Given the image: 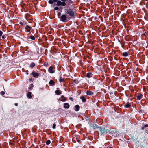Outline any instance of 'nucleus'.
Segmentation results:
<instances>
[{"label": "nucleus", "instance_id": "nucleus-37", "mask_svg": "<svg viewBox=\"0 0 148 148\" xmlns=\"http://www.w3.org/2000/svg\"><path fill=\"white\" fill-rule=\"evenodd\" d=\"M110 148H112V147H110Z\"/></svg>", "mask_w": 148, "mask_h": 148}, {"label": "nucleus", "instance_id": "nucleus-29", "mask_svg": "<svg viewBox=\"0 0 148 148\" xmlns=\"http://www.w3.org/2000/svg\"><path fill=\"white\" fill-rule=\"evenodd\" d=\"M144 127H148V125L146 124L144 126Z\"/></svg>", "mask_w": 148, "mask_h": 148}, {"label": "nucleus", "instance_id": "nucleus-14", "mask_svg": "<svg viewBox=\"0 0 148 148\" xmlns=\"http://www.w3.org/2000/svg\"><path fill=\"white\" fill-rule=\"evenodd\" d=\"M49 84L50 85H53L54 84V82L53 80H50L49 82Z\"/></svg>", "mask_w": 148, "mask_h": 148}, {"label": "nucleus", "instance_id": "nucleus-35", "mask_svg": "<svg viewBox=\"0 0 148 148\" xmlns=\"http://www.w3.org/2000/svg\"><path fill=\"white\" fill-rule=\"evenodd\" d=\"M15 106H17V103H15Z\"/></svg>", "mask_w": 148, "mask_h": 148}, {"label": "nucleus", "instance_id": "nucleus-1", "mask_svg": "<svg viewBox=\"0 0 148 148\" xmlns=\"http://www.w3.org/2000/svg\"><path fill=\"white\" fill-rule=\"evenodd\" d=\"M67 0H49L48 3L51 4H53L54 2H57V5L58 6L55 7L54 8L55 10H58L59 8L58 6H64L66 5V2Z\"/></svg>", "mask_w": 148, "mask_h": 148}, {"label": "nucleus", "instance_id": "nucleus-26", "mask_svg": "<svg viewBox=\"0 0 148 148\" xmlns=\"http://www.w3.org/2000/svg\"><path fill=\"white\" fill-rule=\"evenodd\" d=\"M56 127V124L55 123L53 124V126H52L53 128L55 129V128Z\"/></svg>", "mask_w": 148, "mask_h": 148}, {"label": "nucleus", "instance_id": "nucleus-4", "mask_svg": "<svg viewBox=\"0 0 148 148\" xmlns=\"http://www.w3.org/2000/svg\"><path fill=\"white\" fill-rule=\"evenodd\" d=\"M66 14L69 16L70 18H73L74 16V12L72 9H69L66 11Z\"/></svg>", "mask_w": 148, "mask_h": 148}, {"label": "nucleus", "instance_id": "nucleus-8", "mask_svg": "<svg viewBox=\"0 0 148 148\" xmlns=\"http://www.w3.org/2000/svg\"><path fill=\"white\" fill-rule=\"evenodd\" d=\"M93 94V92L90 90H88L86 92V94L88 95H92Z\"/></svg>", "mask_w": 148, "mask_h": 148}, {"label": "nucleus", "instance_id": "nucleus-33", "mask_svg": "<svg viewBox=\"0 0 148 148\" xmlns=\"http://www.w3.org/2000/svg\"><path fill=\"white\" fill-rule=\"evenodd\" d=\"M144 127H142L141 128L142 130H144Z\"/></svg>", "mask_w": 148, "mask_h": 148}, {"label": "nucleus", "instance_id": "nucleus-7", "mask_svg": "<svg viewBox=\"0 0 148 148\" xmlns=\"http://www.w3.org/2000/svg\"><path fill=\"white\" fill-rule=\"evenodd\" d=\"M32 74L33 75V77L35 78H37L39 76V74L38 73H36L35 72H32Z\"/></svg>", "mask_w": 148, "mask_h": 148}, {"label": "nucleus", "instance_id": "nucleus-32", "mask_svg": "<svg viewBox=\"0 0 148 148\" xmlns=\"http://www.w3.org/2000/svg\"><path fill=\"white\" fill-rule=\"evenodd\" d=\"M1 93L3 95H4L5 94V92L4 91H2L1 92Z\"/></svg>", "mask_w": 148, "mask_h": 148}, {"label": "nucleus", "instance_id": "nucleus-16", "mask_svg": "<svg viewBox=\"0 0 148 148\" xmlns=\"http://www.w3.org/2000/svg\"><path fill=\"white\" fill-rule=\"evenodd\" d=\"M27 97L30 99H31L32 97V96H31V92H28L27 95Z\"/></svg>", "mask_w": 148, "mask_h": 148}, {"label": "nucleus", "instance_id": "nucleus-2", "mask_svg": "<svg viewBox=\"0 0 148 148\" xmlns=\"http://www.w3.org/2000/svg\"><path fill=\"white\" fill-rule=\"evenodd\" d=\"M61 21L63 22H67L70 19L69 17H68L66 15L63 14L60 17Z\"/></svg>", "mask_w": 148, "mask_h": 148}, {"label": "nucleus", "instance_id": "nucleus-13", "mask_svg": "<svg viewBox=\"0 0 148 148\" xmlns=\"http://www.w3.org/2000/svg\"><path fill=\"white\" fill-rule=\"evenodd\" d=\"M143 97V95L141 94H139L137 97V98L138 100L141 99V98H142Z\"/></svg>", "mask_w": 148, "mask_h": 148}, {"label": "nucleus", "instance_id": "nucleus-22", "mask_svg": "<svg viewBox=\"0 0 148 148\" xmlns=\"http://www.w3.org/2000/svg\"><path fill=\"white\" fill-rule=\"evenodd\" d=\"M30 39L33 40H35V37L33 36H31L30 37Z\"/></svg>", "mask_w": 148, "mask_h": 148}, {"label": "nucleus", "instance_id": "nucleus-21", "mask_svg": "<svg viewBox=\"0 0 148 148\" xmlns=\"http://www.w3.org/2000/svg\"><path fill=\"white\" fill-rule=\"evenodd\" d=\"M35 66V64L34 62H32L30 64V67L31 68H32L33 67H34Z\"/></svg>", "mask_w": 148, "mask_h": 148}, {"label": "nucleus", "instance_id": "nucleus-27", "mask_svg": "<svg viewBox=\"0 0 148 148\" xmlns=\"http://www.w3.org/2000/svg\"><path fill=\"white\" fill-rule=\"evenodd\" d=\"M93 128L94 129H96V128H97V126L96 125H95V126H93Z\"/></svg>", "mask_w": 148, "mask_h": 148}, {"label": "nucleus", "instance_id": "nucleus-6", "mask_svg": "<svg viewBox=\"0 0 148 148\" xmlns=\"http://www.w3.org/2000/svg\"><path fill=\"white\" fill-rule=\"evenodd\" d=\"M31 29L32 27L31 26L29 25H27L25 27L26 32H30Z\"/></svg>", "mask_w": 148, "mask_h": 148}, {"label": "nucleus", "instance_id": "nucleus-11", "mask_svg": "<svg viewBox=\"0 0 148 148\" xmlns=\"http://www.w3.org/2000/svg\"><path fill=\"white\" fill-rule=\"evenodd\" d=\"M92 74L90 73H87L86 77L88 78H89L92 77Z\"/></svg>", "mask_w": 148, "mask_h": 148}, {"label": "nucleus", "instance_id": "nucleus-20", "mask_svg": "<svg viewBox=\"0 0 148 148\" xmlns=\"http://www.w3.org/2000/svg\"><path fill=\"white\" fill-rule=\"evenodd\" d=\"M128 55V53L127 52H124L123 53V56L126 57Z\"/></svg>", "mask_w": 148, "mask_h": 148}, {"label": "nucleus", "instance_id": "nucleus-9", "mask_svg": "<svg viewBox=\"0 0 148 148\" xmlns=\"http://www.w3.org/2000/svg\"><path fill=\"white\" fill-rule=\"evenodd\" d=\"M66 100V99L63 96H61V98L59 99V100L60 101H65Z\"/></svg>", "mask_w": 148, "mask_h": 148}, {"label": "nucleus", "instance_id": "nucleus-18", "mask_svg": "<svg viewBox=\"0 0 148 148\" xmlns=\"http://www.w3.org/2000/svg\"><path fill=\"white\" fill-rule=\"evenodd\" d=\"M59 81L60 82H64V78H62L61 77H60Z\"/></svg>", "mask_w": 148, "mask_h": 148}, {"label": "nucleus", "instance_id": "nucleus-5", "mask_svg": "<svg viewBox=\"0 0 148 148\" xmlns=\"http://www.w3.org/2000/svg\"><path fill=\"white\" fill-rule=\"evenodd\" d=\"M55 70L53 67L50 66L48 69V71L50 73H53L55 72Z\"/></svg>", "mask_w": 148, "mask_h": 148}, {"label": "nucleus", "instance_id": "nucleus-25", "mask_svg": "<svg viewBox=\"0 0 148 148\" xmlns=\"http://www.w3.org/2000/svg\"><path fill=\"white\" fill-rule=\"evenodd\" d=\"M74 82L76 84H77L78 83V80H76V79H75L74 80Z\"/></svg>", "mask_w": 148, "mask_h": 148}, {"label": "nucleus", "instance_id": "nucleus-34", "mask_svg": "<svg viewBox=\"0 0 148 148\" xmlns=\"http://www.w3.org/2000/svg\"><path fill=\"white\" fill-rule=\"evenodd\" d=\"M2 38L3 39H4V36H2Z\"/></svg>", "mask_w": 148, "mask_h": 148}, {"label": "nucleus", "instance_id": "nucleus-30", "mask_svg": "<svg viewBox=\"0 0 148 148\" xmlns=\"http://www.w3.org/2000/svg\"><path fill=\"white\" fill-rule=\"evenodd\" d=\"M61 14V13L60 12H58V16H60Z\"/></svg>", "mask_w": 148, "mask_h": 148}, {"label": "nucleus", "instance_id": "nucleus-15", "mask_svg": "<svg viewBox=\"0 0 148 148\" xmlns=\"http://www.w3.org/2000/svg\"><path fill=\"white\" fill-rule=\"evenodd\" d=\"M75 111H78L79 110V106L78 105H76L75 106Z\"/></svg>", "mask_w": 148, "mask_h": 148}, {"label": "nucleus", "instance_id": "nucleus-12", "mask_svg": "<svg viewBox=\"0 0 148 148\" xmlns=\"http://www.w3.org/2000/svg\"><path fill=\"white\" fill-rule=\"evenodd\" d=\"M80 98L83 102H85L86 101V99L84 96H81Z\"/></svg>", "mask_w": 148, "mask_h": 148}, {"label": "nucleus", "instance_id": "nucleus-24", "mask_svg": "<svg viewBox=\"0 0 148 148\" xmlns=\"http://www.w3.org/2000/svg\"><path fill=\"white\" fill-rule=\"evenodd\" d=\"M130 106H131V105L129 104H126L125 105V107L127 108H130Z\"/></svg>", "mask_w": 148, "mask_h": 148}, {"label": "nucleus", "instance_id": "nucleus-10", "mask_svg": "<svg viewBox=\"0 0 148 148\" xmlns=\"http://www.w3.org/2000/svg\"><path fill=\"white\" fill-rule=\"evenodd\" d=\"M64 108L65 109L69 108V105L68 103H64Z\"/></svg>", "mask_w": 148, "mask_h": 148}, {"label": "nucleus", "instance_id": "nucleus-28", "mask_svg": "<svg viewBox=\"0 0 148 148\" xmlns=\"http://www.w3.org/2000/svg\"><path fill=\"white\" fill-rule=\"evenodd\" d=\"M3 34V32L1 31H0V37Z\"/></svg>", "mask_w": 148, "mask_h": 148}, {"label": "nucleus", "instance_id": "nucleus-19", "mask_svg": "<svg viewBox=\"0 0 148 148\" xmlns=\"http://www.w3.org/2000/svg\"><path fill=\"white\" fill-rule=\"evenodd\" d=\"M49 65V64L47 62H45L44 64V66H45L47 67Z\"/></svg>", "mask_w": 148, "mask_h": 148}, {"label": "nucleus", "instance_id": "nucleus-31", "mask_svg": "<svg viewBox=\"0 0 148 148\" xmlns=\"http://www.w3.org/2000/svg\"><path fill=\"white\" fill-rule=\"evenodd\" d=\"M69 99L70 100L72 101H73V98L72 97H70Z\"/></svg>", "mask_w": 148, "mask_h": 148}, {"label": "nucleus", "instance_id": "nucleus-17", "mask_svg": "<svg viewBox=\"0 0 148 148\" xmlns=\"http://www.w3.org/2000/svg\"><path fill=\"white\" fill-rule=\"evenodd\" d=\"M61 91L59 90H57L55 91L57 95H60L61 94Z\"/></svg>", "mask_w": 148, "mask_h": 148}, {"label": "nucleus", "instance_id": "nucleus-36", "mask_svg": "<svg viewBox=\"0 0 148 148\" xmlns=\"http://www.w3.org/2000/svg\"><path fill=\"white\" fill-rule=\"evenodd\" d=\"M79 141H80V140H77L78 142H79Z\"/></svg>", "mask_w": 148, "mask_h": 148}, {"label": "nucleus", "instance_id": "nucleus-23", "mask_svg": "<svg viewBox=\"0 0 148 148\" xmlns=\"http://www.w3.org/2000/svg\"><path fill=\"white\" fill-rule=\"evenodd\" d=\"M51 143V141L50 140H48L46 142L47 145H48Z\"/></svg>", "mask_w": 148, "mask_h": 148}, {"label": "nucleus", "instance_id": "nucleus-3", "mask_svg": "<svg viewBox=\"0 0 148 148\" xmlns=\"http://www.w3.org/2000/svg\"><path fill=\"white\" fill-rule=\"evenodd\" d=\"M108 127L107 126H103L100 127L99 128V130L101 132V133L103 134L107 133L108 131Z\"/></svg>", "mask_w": 148, "mask_h": 148}]
</instances>
